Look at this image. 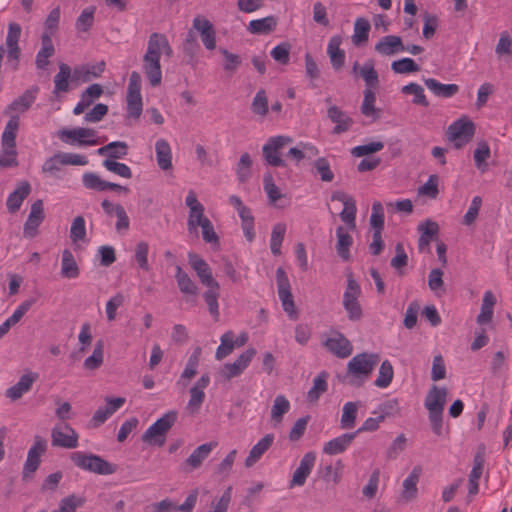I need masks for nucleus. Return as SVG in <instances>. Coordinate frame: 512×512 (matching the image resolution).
<instances>
[{"instance_id":"1","label":"nucleus","mask_w":512,"mask_h":512,"mask_svg":"<svg viewBox=\"0 0 512 512\" xmlns=\"http://www.w3.org/2000/svg\"><path fill=\"white\" fill-rule=\"evenodd\" d=\"M378 362V354L360 353L355 355L347 364L343 382L352 387L362 386L370 378Z\"/></svg>"},{"instance_id":"2","label":"nucleus","mask_w":512,"mask_h":512,"mask_svg":"<svg viewBox=\"0 0 512 512\" xmlns=\"http://www.w3.org/2000/svg\"><path fill=\"white\" fill-rule=\"evenodd\" d=\"M73 464L79 469L98 475H111L116 472V465L108 462L99 455L85 452H73L70 455Z\"/></svg>"},{"instance_id":"3","label":"nucleus","mask_w":512,"mask_h":512,"mask_svg":"<svg viewBox=\"0 0 512 512\" xmlns=\"http://www.w3.org/2000/svg\"><path fill=\"white\" fill-rule=\"evenodd\" d=\"M177 417V411H168L145 431L142 440L149 444L164 445L166 434L177 421Z\"/></svg>"},{"instance_id":"4","label":"nucleus","mask_w":512,"mask_h":512,"mask_svg":"<svg viewBox=\"0 0 512 512\" xmlns=\"http://www.w3.org/2000/svg\"><path fill=\"white\" fill-rule=\"evenodd\" d=\"M292 142L293 139L289 136L278 135L270 137L262 147V154L266 163L272 167H285L286 163L281 157V151Z\"/></svg>"},{"instance_id":"5","label":"nucleus","mask_w":512,"mask_h":512,"mask_svg":"<svg viewBox=\"0 0 512 512\" xmlns=\"http://www.w3.org/2000/svg\"><path fill=\"white\" fill-rule=\"evenodd\" d=\"M160 58L158 47H153V44L148 41L147 50L143 56V71L153 87L160 85L162 81Z\"/></svg>"},{"instance_id":"6","label":"nucleus","mask_w":512,"mask_h":512,"mask_svg":"<svg viewBox=\"0 0 512 512\" xmlns=\"http://www.w3.org/2000/svg\"><path fill=\"white\" fill-rule=\"evenodd\" d=\"M276 281L278 288V295L282 302L283 310L293 319L297 318V311L291 293V286L288 276L282 267L276 270Z\"/></svg>"},{"instance_id":"7","label":"nucleus","mask_w":512,"mask_h":512,"mask_svg":"<svg viewBox=\"0 0 512 512\" xmlns=\"http://www.w3.org/2000/svg\"><path fill=\"white\" fill-rule=\"evenodd\" d=\"M58 137L65 143L74 144L79 146L97 145L98 140L95 139L96 131L91 128L78 127L74 129L63 128L58 131Z\"/></svg>"},{"instance_id":"8","label":"nucleus","mask_w":512,"mask_h":512,"mask_svg":"<svg viewBox=\"0 0 512 512\" xmlns=\"http://www.w3.org/2000/svg\"><path fill=\"white\" fill-rule=\"evenodd\" d=\"M475 133V125L472 121L459 119L452 123L447 130L448 139L454 141L455 148L460 149L469 142Z\"/></svg>"},{"instance_id":"9","label":"nucleus","mask_w":512,"mask_h":512,"mask_svg":"<svg viewBox=\"0 0 512 512\" xmlns=\"http://www.w3.org/2000/svg\"><path fill=\"white\" fill-rule=\"evenodd\" d=\"M52 445L73 449L78 446V433L67 423L57 424L51 431Z\"/></svg>"},{"instance_id":"10","label":"nucleus","mask_w":512,"mask_h":512,"mask_svg":"<svg viewBox=\"0 0 512 512\" xmlns=\"http://www.w3.org/2000/svg\"><path fill=\"white\" fill-rule=\"evenodd\" d=\"M47 449V441L41 436L34 437V444L28 451L27 459L23 467V479H27L40 465V457Z\"/></svg>"},{"instance_id":"11","label":"nucleus","mask_w":512,"mask_h":512,"mask_svg":"<svg viewBox=\"0 0 512 512\" xmlns=\"http://www.w3.org/2000/svg\"><path fill=\"white\" fill-rule=\"evenodd\" d=\"M256 353L255 348H248L233 363L224 364L220 370L221 375L228 381L241 375L249 366Z\"/></svg>"},{"instance_id":"12","label":"nucleus","mask_w":512,"mask_h":512,"mask_svg":"<svg viewBox=\"0 0 512 512\" xmlns=\"http://www.w3.org/2000/svg\"><path fill=\"white\" fill-rule=\"evenodd\" d=\"M322 344L330 353L339 358H347L353 350L351 342L338 331H333L332 336L324 340Z\"/></svg>"},{"instance_id":"13","label":"nucleus","mask_w":512,"mask_h":512,"mask_svg":"<svg viewBox=\"0 0 512 512\" xmlns=\"http://www.w3.org/2000/svg\"><path fill=\"white\" fill-rule=\"evenodd\" d=\"M45 218L43 201L41 199L32 203L30 213L24 224L23 234L27 238H34L38 233V227Z\"/></svg>"},{"instance_id":"14","label":"nucleus","mask_w":512,"mask_h":512,"mask_svg":"<svg viewBox=\"0 0 512 512\" xmlns=\"http://www.w3.org/2000/svg\"><path fill=\"white\" fill-rule=\"evenodd\" d=\"M188 260L191 267L195 270L200 282L204 286L218 287V282L214 279L212 270L208 263L202 259L198 254L189 252Z\"/></svg>"},{"instance_id":"15","label":"nucleus","mask_w":512,"mask_h":512,"mask_svg":"<svg viewBox=\"0 0 512 512\" xmlns=\"http://www.w3.org/2000/svg\"><path fill=\"white\" fill-rule=\"evenodd\" d=\"M197 496L198 493L195 490L187 496L185 502L181 505H177L172 500L166 498L160 502L154 503L152 508L154 512H192L197 502Z\"/></svg>"},{"instance_id":"16","label":"nucleus","mask_w":512,"mask_h":512,"mask_svg":"<svg viewBox=\"0 0 512 512\" xmlns=\"http://www.w3.org/2000/svg\"><path fill=\"white\" fill-rule=\"evenodd\" d=\"M200 34L201 41L206 49L216 48V32L213 24L206 18L197 16L193 19V27Z\"/></svg>"},{"instance_id":"17","label":"nucleus","mask_w":512,"mask_h":512,"mask_svg":"<svg viewBox=\"0 0 512 512\" xmlns=\"http://www.w3.org/2000/svg\"><path fill=\"white\" fill-rule=\"evenodd\" d=\"M209 383L210 376L205 373L190 388V399L187 404V409H189L192 413L198 412L201 405L203 404L205 400L204 390L208 387Z\"/></svg>"},{"instance_id":"18","label":"nucleus","mask_w":512,"mask_h":512,"mask_svg":"<svg viewBox=\"0 0 512 512\" xmlns=\"http://www.w3.org/2000/svg\"><path fill=\"white\" fill-rule=\"evenodd\" d=\"M38 90L37 86L27 89L21 96L17 97L6 107L4 114L11 118V115H18L19 113L28 111L35 102Z\"/></svg>"},{"instance_id":"19","label":"nucleus","mask_w":512,"mask_h":512,"mask_svg":"<svg viewBox=\"0 0 512 512\" xmlns=\"http://www.w3.org/2000/svg\"><path fill=\"white\" fill-rule=\"evenodd\" d=\"M316 460L314 452H307L302 459L297 469L294 471L292 479L289 482V487L303 486L307 477L310 475Z\"/></svg>"},{"instance_id":"20","label":"nucleus","mask_w":512,"mask_h":512,"mask_svg":"<svg viewBox=\"0 0 512 512\" xmlns=\"http://www.w3.org/2000/svg\"><path fill=\"white\" fill-rule=\"evenodd\" d=\"M83 185L87 189L96 191L113 190L117 192L128 193L129 189L126 186H122L117 183L108 182L102 180L96 173L87 172L82 176Z\"/></svg>"},{"instance_id":"21","label":"nucleus","mask_w":512,"mask_h":512,"mask_svg":"<svg viewBox=\"0 0 512 512\" xmlns=\"http://www.w3.org/2000/svg\"><path fill=\"white\" fill-rule=\"evenodd\" d=\"M216 446V442L204 443L198 446L182 465L183 471L188 472L199 468Z\"/></svg>"},{"instance_id":"22","label":"nucleus","mask_w":512,"mask_h":512,"mask_svg":"<svg viewBox=\"0 0 512 512\" xmlns=\"http://www.w3.org/2000/svg\"><path fill=\"white\" fill-rule=\"evenodd\" d=\"M105 70V62L100 61L97 64L80 65L74 68L72 74L73 81H80L83 83L90 82L93 78H98Z\"/></svg>"},{"instance_id":"23","label":"nucleus","mask_w":512,"mask_h":512,"mask_svg":"<svg viewBox=\"0 0 512 512\" xmlns=\"http://www.w3.org/2000/svg\"><path fill=\"white\" fill-rule=\"evenodd\" d=\"M375 51L382 56H392L404 51L402 38L396 35L382 37L374 47Z\"/></svg>"},{"instance_id":"24","label":"nucleus","mask_w":512,"mask_h":512,"mask_svg":"<svg viewBox=\"0 0 512 512\" xmlns=\"http://www.w3.org/2000/svg\"><path fill=\"white\" fill-rule=\"evenodd\" d=\"M327 116L333 123L336 124L332 131L333 134L336 135L348 131L354 123L351 117H349L345 112H343L339 107L335 105L329 107Z\"/></svg>"},{"instance_id":"25","label":"nucleus","mask_w":512,"mask_h":512,"mask_svg":"<svg viewBox=\"0 0 512 512\" xmlns=\"http://www.w3.org/2000/svg\"><path fill=\"white\" fill-rule=\"evenodd\" d=\"M37 379L38 374L34 372H29L22 375L15 385L7 389L6 396L13 401L20 399L23 396V394L30 391L33 383Z\"/></svg>"},{"instance_id":"26","label":"nucleus","mask_w":512,"mask_h":512,"mask_svg":"<svg viewBox=\"0 0 512 512\" xmlns=\"http://www.w3.org/2000/svg\"><path fill=\"white\" fill-rule=\"evenodd\" d=\"M447 394L448 391L445 387L439 388L433 385L426 395L424 401L425 408L428 411L444 410Z\"/></svg>"},{"instance_id":"27","label":"nucleus","mask_w":512,"mask_h":512,"mask_svg":"<svg viewBox=\"0 0 512 512\" xmlns=\"http://www.w3.org/2000/svg\"><path fill=\"white\" fill-rule=\"evenodd\" d=\"M422 473L421 466H415L409 476L403 481L402 498L405 502L416 499L418 494L417 484Z\"/></svg>"},{"instance_id":"28","label":"nucleus","mask_w":512,"mask_h":512,"mask_svg":"<svg viewBox=\"0 0 512 512\" xmlns=\"http://www.w3.org/2000/svg\"><path fill=\"white\" fill-rule=\"evenodd\" d=\"M30 192H31L30 183L27 181L21 182L17 186V188L12 193H10V195L8 196V199L6 202L8 211L10 213L17 212L20 209L24 199L28 197Z\"/></svg>"},{"instance_id":"29","label":"nucleus","mask_w":512,"mask_h":512,"mask_svg":"<svg viewBox=\"0 0 512 512\" xmlns=\"http://www.w3.org/2000/svg\"><path fill=\"white\" fill-rule=\"evenodd\" d=\"M341 43L342 37L335 35L331 37L327 46V54L335 70H340L345 64V52L340 48Z\"/></svg>"},{"instance_id":"30","label":"nucleus","mask_w":512,"mask_h":512,"mask_svg":"<svg viewBox=\"0 0 512 512\" xmlns=\"http://www.w3.org/2000/svg\"><path fill=\"white\" fill-rule=\"evenodd\" d=\"M19 129V116L11 115V118L6 123L1 137L2 148L9 149L10 153L16 149V136Z\"/></svg>"},{"instance_id":"31","label":"nucleus","mask_w":512,"mask_h":512,"mask_svg":"<svg viewBox=\"0 0 512 512\" xmlns=\"http://www.w3.org/2000/svg\"><path fill=\"white\" fill-rule=\"evenodd\" d=\"M42 47L38 51L35 59V65L38 69L44 70L50 64L49 58L55 53L51 35L44 33L41 37Z\"/></svg>"},{"instance_id":"32","label":"nucleus","mask_w":512,"mask_h":512,"mask_svg":"<svg viewBox=\"0 0 512 512\" xmlns=\"http://www.w3.org/2000/svg\"><path fill=\"white\" fill-rule=\"evenodd\" d=\"M356 437V433H345L339 437H336L327 443L323 447V452L327 455H337L344 452Z\"/></svg>"},{"instance_id":"33","label":"nucleus","mask_w":512,"mask_h":512,"mask_svg":"<svg viewBox=\"0 0 512 512\" xmlns=\"http://www.w3.org/2000/svg\"><path fill=\"white\" fill-rule=\"evenodd\" d=\"M274 442L273 434H266L260 441H258L250 450L248 457L245 460L246 467H252L262 455L272 446Z\"/></svg>"},{"instance_id":"34","label":"nucleus","mask_w":512,"mask_h":512,"mask_svg":"<svg viewBox=\"0 0 512 512\" xmlns=\"http://www.w3.org/2000/svg\"><path fill=\"white\" fill-rule=\"evenodd\" d=\"M423 81L437 97L450 98L459 92V86L456 84H442L434 78H424Z\"/></svg>"},{"instance_id":"35","label":"nucleus","mask_w":512,"mask_h":512,"mask_svg":"<svg viewBox=\"0 0 512 512\" xmlns=\"http://www.w3.org/2000/svg\"><path fill=\"white\" fill-rule=\"evenodd\" d=\"M278 24L277 17L270 15L262 19H256L249 22L247 30L251 34L263 35L273 32Z\"/></svg>"},{"instance_id":"36","label":"nucleus","mask_w":512,"mask_h":512,"mask_svg":"<svg viewBox=\"0 0 512 512\" xmlns=\"http://www.w3.org/2000/svg\"><path fill=\"white\" fill-rule=\"evenodd\" d=\"M201 356V348L197 347L193 351V353L190 355L185 369L183 370L180 379L177 381V385H181L183 388L187 386V382L191 380L193 377L197 374V368L199 365V360Z\"/></svg>"},{"instance_id":"37","label":"nucleus","mask_w":512,"mask_h":512,"mask_svg":"<svg viewBox=\"0 0 512 512\" xmlns=\"http://www.w3.org/2000/svg\"><path fill=\"white\" fill-rule=\"evenodd\" d=\"M336 236H337L336 251L342 260L348 261L350 259V247L353 244V238L345 230V228L343 226L337 227Z\"/></svg>"},{"instance_id":"38","label":"nucleus","mask_w":512,"mask_h":512,"mask_svg":"<svg viewBox=\"0 0 512 512\" xmlns=\"http://www.w3.org/2000/svg\"><path fill=\"white\" fill-rule=\"evenodd\" d=\"M128 153V145L123 141H114L109 144L100 147L97 150V154L100 156H107V159L114 160L122 159Z\"/></svg>"},{"instance_id":"39","label":"nucleus","mask_w":512,"mask_h":512,"mask_svg":"<svg viewBox=\"0 0 512 512\" xmlns=\"http://www.w3.org/2000/svg\"><path fill=\"white\" fill-rule=\"evenodd\" d=\"M72 74L69 65L59 64V72L54 76V94L67 93L70 90L69 80L72 79Z\"/></svg>"},{"instance_id":"40","label":"nucleus","mask_w":512,"mask_h":512,"mask_svg":"<svg viewBox=\"0 0 512 512\" xmlns=\"http://www.w3.org/2000/svg\"><path fill=\"white\" fill-rule=\"evenodd\" d=\"M157 164L162 170L172 168V153L169 143L165 139H159L155 144Z\"/></svg>"},{"instance_id":"41","label":"nucleus","mask_w":512,"mask_h":512,"mask_svg":"<svg viewBox=\"0 0 512 512\" xmlns=\"http://www.w3.org/2000/svg\"><path fill=\"white\" fill-rule=\"evenodd\" d=\"M418 231L421 235L418 240V247L423 250L425 247H429L430 242L439 233V225L431 220H427L424 224L418 226Z\"/></svg>"},{"instance_id":"42","label":"nucleus","mask_w":512,"mask_h":512,"mask_svg":"<svg viewBox=\"0 0 512 512\" xmlns=\"http://www.w3.org/2000/svg\"><path fill=\"white\" fill-rule=\"evenodd\" d=\"M175 278L177 281L178 288L183 294L194 296L197 295V285L193 282L189 275L182 270L181 266L179 265L176 266Z\"/></svg>"},{"instance_id":"43","label":"nucleus","mask_w":512,"mask_h":512,"mask_svg":"<svg viewBox=\"0 0 512 512\" xmlns=\"http://www.w3.org/2000/svg\"><path fill=\"white\" fill-rule=\"evenodd\" d=\"M329 374L326 371L319 373L313 380V386L307 393V399L310 402H316L320 396L327 391Z\"/></svg>"},{"instance_id":"44","label":"nucleus","mask_w":512,"mask_h":512,"mask_svg":"<svg viewBox=\"0 0 512 512\" xmlns=\"http://www.w3.org/2000/svg\"><path fill=\"white\" fill-rule=\"evenodd\" d=\"M207 290L203 294V298L205 300V303L208 306L209 313L214 318L215 321L219 320V305H218V299L220 296V285L218 284V287L215 288L214 286H206Z\"/></svg>"},{"instance_id":"45","label":"nucleus","mask_w":512,"mask_h":512,"mask_svg":"<svg viewBox=\"0 0 512 512\" xmlns=\"http://www.w3.org/2000/svg\"><path fill=\"white\" fill-rule=\"evenodd\" d=\"M61 275L65 278H76L79 275V268L72 252L65 249L62 253Z\"/></svg>"},{"instance_id":"46","label":"nucleus","mask_w":512,"mask_h":512,"mask_svg":"<svg viewBox=\"0 0 512 512\" xmlns=\"http://www.w3.org/2000/svg\"><path fill=\"white\" fill-rule=\"evenodd\" d=\"M371 29L370 22L362 17L356 19L354 23V34L352 36V42L358 46L368 41L369 31Z\"/></svg>"},{"instance_id":"47","label":"nucleus","mask_w":512,"mask_h":512,"mask_svg":"<svg viewBox=\"0 0 512 512\" xmlns=\"http://www.w3.org/2000/svg\"><path fill=\"white\" fill-rule=\"evenodd\" d=\"M376 101V95L373 89L366 88L364 90V99L361 105V113L366 117H372L374 120L379 118L378 110L374 104Z\"/></svg>"},{"instance_id":"48","label":"nucleus","mask_w":512,"mask_h":512,"mask_svg":"<svg viewBox=\"0 0 512 512\" xmlns=\"http://www.w3.org/2000/svg\"><path fill=\"white\" fill-rule=\"evenodd\" d=\"M359 404V402H347L343 406V413L340 420L341 428L351 429L354 427Z\"/></svg>"},{"instance_id":"49","label":"nucleus","mask_w":512,"mask_h":512,"mask_svg":"<svg viewBox=\"0 0 512 512\" xmlns=\"http://www.w3.org/2000/svg\"><path fill=\"white\" fill-rule=\"evenodd\" d=\"M360 76L363 78L366 84V88L376 89L379 85V76L374 68L373 62H366L359 69Z\"/></svg>"},{"instance_id":"50","label":"nucleus","mask_w":512,"mask_h":512,"mask_svg":"<svg viewBox=\"0 0 512 512\" xmlns=\"http://www.w3.org/2000/svg\"><path fill=\"white\" fill-rule=\"evenodd\" d=\"M289 409L290 403L286 397L283 395L276 396L271 409V419L275 422V424H280L284 414H286Z\"/></svg>"},{"instance_id":"51","label":"nucleus","mask_w":512,"mask_h":512,"mask_svg":"<svg viewBox=\"0 0 512 512\" xmlns=\"http://www.w3.org/2000/svg\"><path fill=\"white\" fill-rule=\"evenodd\" d=\"M356 202L353 197L348 199V202L345 203L344 209L340 212L339 216L341 220L347 224L350 230L356 229Z\"/></svg>"},{"instance_id":"52","label":"nucleus","mask_w":512,"mask_h":512,"mask_svg":"<svg viewBox=\"0 0 512 512\" xmlns=\"http://www.w3.org/2000/svg\"><path fill=\"white\" fill-rule=\"evenodd\" d=\"M401 92L405 95H413V103L424 107L429 106V102L424 94V89L417 83H409L402 87Z\"/></svg>"},{"instance_id":"53","label":"nucleus","mask_w":512,"mask_h":512,"mask_svg":"<svg viewBox=\"0 0 512 512\" xmlns=\"http://www.w3.org/2000/svg\"><path fill=\"white\" fill-rule=\"evenodd\" d=\"M234 348V333L232 331H227L221 336V344L218 346L215 354L216 359H224L233 352Z\"/></svg>"},{"instance_id":"54","label":"nucleus","mask_w":512,"mask_h":512,"mask_svg":"<svg viewBox=\"0 0 512 512\" xmlns=\"http://www.w3.org/2000/svg\"><path fill=\"white\" fill-rule=\"evenodd\" d=\"M103 349L104 342L103 340H98L95 344L93 353L91 356L85 359L84 368L87 370H95L99 368L103 363Z\"/></svg>"},{"instance_id":"55","label":"nucleus","mask_w":512,"mask_h":512,"mask_svg":"<svg viewBox=\"0 0 512 512\" xmlns=\"http://www.w3.org/2000/svg\"><path fill=\"white\" fill-rule=\"evenodd\" d=\"M286 232V225L283 223H277L272 230L270 239V249L274 255L281 254V245Z\"/></svg>"},{"instance_id":"56","label":"nucleus","mask_w":512,"mask_h":512,"mask_svg":"<svg viewBox=\"0 0 512 512\" xmlns=\"http://www.w3.org/2000/svg\"><path fill=\"white\" fill-rule=\"evenodd\" d=\"M315 172L320 176L323 182H332L334 173L331 170L330 163L327 158L320 157L313 162Z\"/></svg>"},{"instance_id":"57","label":"nucleus","mask_w":512,"mask_h":512,"mask_svg":"<svg viewBox=\"0 0 512 512\" xmlns=\"http://www.w3.org/2000/svg\"><path fill=\"white\" fill-rule=\"evenodd\" d=\"M268 98L266 96V92L263 89H260L251 104V111L260 117H265L268 113Z\"/></svg>"},{"instance_id":"58","label":"nucleus","mask_w":512,"mask_h":512,"mask_svg":"<svg viewBox=\"0 0 512 512\" xmlns=\"http://www.w3.org/2000/svg\"><path fill=\"white\" fill-rule=\"evenodd\" d=\"M149 245L145 241H140L135 246L134 259L137 262L139 268L144 271L150 270L148 263Z\"/></svg>"},{"instance_id":"59","label":"nucleus","mask_w":512,"mask_h":512,"mask_svg":"<svg viewBox=\"0 0 512 512\" xmlns=\"http://www.w3.org/2000/svg\"><path fill=\"white\" fill-rule=\"evenodd\" d=\"M370 225L373 232L382 233L384 229V209L380 202H374L372 205Z\"/></svg>"},{"instance_id":"60","label":"nucleus","mask_w":512,"mask_h":512,"mask_svg":"<svg viewBox=\"0 0 512 512\" xmlns=\"http://www.w3.org/2000/svg\"><path fill=\"white\" fill-rule=\"evenodd\" d=\"M360 295L361 287L359 283L354 279L353 274L350 272L347 274V286L343 295V303L357 301Z\"/></svg>"},{"instance_id":"61","label":"nucleus","mask_w":512,"mask_h":512,"mask_svg":"<svg viewBox=\"0 0 512 512\" xmlns=\"http://www.w3.org/2000/svg\"><path fill=\"white\" fill-rule=\"evenodd\" d=\"M490 147L487 142L481 141L474 150V161L478 169L484 171L487 168L486 160L490 157Z\"/></svg>"},{"instance_id":"62","label":"nucleus","mask_w":512,"mask_h":512,"mask_svg":"<svg viewBox=\"0 0 512 512\" xmlns=\"http://www.w3.org/2000/svg\"><path fill=\"white\" fill-rule=\"evenodd\" d=\"M391 69L397 74H407L418 72L420 67L413 59L406 57L393 61L391 64Z\"/></svg>"},{"instance_id":"63","label":"nucleus","mask_w":512,"mask_h":512,"mask_svg":"<svg viewBox=\"0 0 512 512\" xmlns=\"http://www.w3.org/2000/svg\"><path fill=\"white\" fill-rule=\"evenodd\" d=\"M393 374L394 372L391 363L388 360L383 361L379 369V375L375 380V385L380 388H386L390 385L393 379Z\"/></svg>"},{"instance_id":"64","label":"nucleus","mask_w":512,"mask_h":512,"mask_svg":"<svg viewBox=\"0 0 512 512\" xmlns=\"http://www.w3.org/2000/svg\"><path fill=\"white\" fill-rule=\"evenodd\" d=\"M86 238L85 219L83 216H77L72 221L70 228V239L73 243L84 241Z\"/></svg>"}]
</instances>
